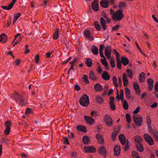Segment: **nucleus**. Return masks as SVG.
Instances as JSON below:
<instances>
[{"label": "nucleus", "instance_id": "nucleus-1", "mask_svg": "<svg viewBox=\"0 0 158 158\" xmlns=\"http://www.w3.org/2000/svg\"><path fill=\"white\" fill-rule=\"evenodd\" d=\"M124 17V15L122 10H117L112 15V20L115 22L121 20Z\"/></svg>", "mask_w": 158, "mask_h": 158}, {"label": "nucleus", "instance_id": "nucleus-2", "mask_svg": "<svg viewBox=\"0 0 158 158\" xmlns=\"http://www.w3.org/2000/svg\"><path fill=\"white\" fill-rule=\"evenodd\" d=\"M79 102L80 104L83 106L86 107L89 104V97L88 96L83 94L80 99Z\"/></svg>", "mask_w": 158, "mask_h": 158}, {"label": "nucleus", "instance_id": "nucleus-3", "mask_svg": "<svg viewBox=\"0 0 158 158\" xmlns=\"http://www.w3.org/2000/svg\"><path fill=\"white\" fill-rule=\"evenodd\" d=\"M15 95L16 98H18L19 99L20 102L19 103V105L22 106L25 104V99L26 98V95L24 93H22L19 94L17 93H16Z\"/></svg>", "mask_w": 158, "mask_h": 158}, {"label": "nucleus", "instance_id": "nucleus-4", "mask_svg": "<svg viewBox=\"0 0 158 158\" xmlns=\"http://www.w3.org/2000/svg\"><path fill=\"white\" fill-rule=\"evenodd\" d=\"M133 120L136 125L138 126H140L142 122V118L140 115L134 114L133 116Z\"/></svg>", "mask_w": 158, "mask_h": 158}, {"label": "nucleus", "instance_id": "nucleus-5", "mask_svg": "<svg viewBox=\"0 0 158 158\" xmlns=\"http://www.w3.org/2000/svg\"><path fill=\"white\" fill-rule=\"evenodd\" d=\"M143 137L145 141L149 145H152L154 144V142L152 138L148 134H144Z\"/></svg>", "mask_w": 158, "mask_h": 158}, {"label": "nucleus", "instance_id": "nucleus-6", "mask_svg": "<svg viewBox=\"0 0 158 158\" xmlns=\"http://www.w3.org/2000/svg\"><path fill=\"white\" fill-rule=\"evenodd\" d=\"M11 124V122L8 120L5 122V127L6 128L4 131V134L8 135L10 131V126Z\"/></svg>", "mask_w": 158, "mask_h": 158}, {"label": "nucleus", "instance_id": "nucleus-7", "mask_svg": "<svg viewBox=\"0 0 158 158\" xmlns=\"http://www.w3.org/2000/svg\"><path fill=\"white\" fill-rule=\"evenodd\" d=\"M104 121L108 127L111 126L113 123L112 118L108 114H106L104 116Z\"/></svg>", "mask_w": 158, "mask_h": 158}, {"label": "nucleus", "instance_id": "nucleus-8", "mask_svg": "<svg viewBox=\"0 0 158 158\" xmlns=\"http://www.w3.org/2000/svg\"><path fill=\"white\" fill-rule=\"evenodd\" d=\"M21 35V34L20 33H18L15 35V39L12 42V44H13V47H14L21 41L22 38L20 36Z\"/></svg>", "mask_w": 158, "mask_h": 158}, {"label": "nucleus", "instance_id": "nucleus-9", "mask_svg": "<svg viewBox=\"0 0 158 158\" xmlns=\"http://www.w3.org/2000/svg\"><path fill=\"white\" fill-rule=\"evenodd\" d=\"M114 98L113 97H110V98L109 105L110 108L112 111L115 110L116 109V105L114 103Z\"/></svg>", "mask_w": 158, "mask_h": 158}, {"label": "nucleus", "instance_id": "nucleus-10", "mask_svg": "<svg viewBox=\"0 0 158 158\" xmlns=\"http://www.w3.org/2000/svg\"><path fill=\"white\" fill-rule=\"evenodd\" d=\"M92 9L95 11L99 10V5L98 0H94L92 2L91 4Z\"/></svg>", "mask_w": 158, "mask_h": 158}, {"label": "nucleus", "instance_id": "nucleus-11", "mask_svg": "<svg viewBox=\"0 0 158 158\" xmlns=\"http://www.w3.org/2000/svg\"><path fill=\"white\" fill-rule=\"evenodd\" d=\"M117 94L116 95V98L118 101L123 100V89H121L120 91V96H119L118 94V89H116Z\"/></svg>", "mask_w": 158, "mask_h": 158}, {"label": "nucleus", "instance_id": "nucleus-12", "mask_svg": "<svg viewBox=\"0 0 158 158\" xmlns=\"http://www.w3.org/2000/svg\"><path fill=\"white\" fill-rule=\"evenodd\" d=\"M90 32L89 30H85L84 31V34L85 36L89 39V40L90 41L94 40V37L90 34Z\"/></svg>", "mask_w": 158, "mask_h": 158}, {"label": "nucleus", "instance_id": "nucleus-13", "mask_svg": "<svg viewBox=\"0 0 158 158\" xmlns=\"http://www.w3.org/2000/svg\"><path fill=\"white\" fill-rule=\"evenodd\" d=\"M17 0H12L8 6H2V7L4 9L6 10H9L13 7V5L16 2Z\"/></svg>", "mask_w": 158, "mask_h": 158}, {"label": "nucleus", "instance_id": "nucleus-14", "mask_svg": "<svg viewBox=\"0 0 158 158\" xmlns=\"http://www.w3.org/2000/svg\"><path fill=\"white\" fill-rule=\"evenodd\" d=\"M85 151L87 152H95V148L92 146H85L84 147Z\"/></svg>", "mask_w": 158, "mask_h": 158}, {"label": "nucleus", "instance_id": "nucleus-15", "mask_svg": "<svg viewBox=\"0 0 158 158\" xmlns=\"http://www.w3.org/2000/svg\"><path fill=\"white\" fill-rule=\"evenodd\" d=\"M100 23L104 31L106 30L107 26H106V22L103 17H101L100 19Z\"/></svg>", "mask_w": 158, "mask_h": 158}, {"label": "nucleus", "instance_id": "nucleus-16", "mask_svg": "<svg viewBox=\"0 0 158 158\" xmlns=\"http://www.w3.org/2000/svg\"><path fill=\"white\" fill-rule=\"evenodd\" d=\"M84 117L85 121L88 124L91 125L94 123V120L93 118L86 116H85Z\"/></svg>", "mask_w": 158, "mask_h": 158}, {"label": "nucleus", "instance_id": "nucleus-17", "mask_svg": "<svg viewBox=\"0 0 158 158\" xmlns=\"http://www.w3.org/2000/svg\"><path fill=\"white\" fill-rule=\"evenodd\" d=\"M133 86L137 94H139L140 92V89L138 83L137 82H134L133 84Z\"/></svg>", "mask_w": 158, "mask_h": 158}, {"label": "nucleus", "instance_id": "nucleus-18", "mask_svg": "<svg viewBox=\"0 0 158 158\" xmlns=\"http://www.w3.org/2000/svg\"><path fill=\"white\" fill-rule=\"evenodd\" d=\"M119 139L122 145L125 144L126 142V139L124 135L120 134L119 136Z\"/></svg>", "mask_w": 158, "mask_h": 158}, {"label": "nucleus", "instance_id": "nucleus-19", "mask_svg": "<svg viewBox=\"0 0 158 158\" xmlns=\"http://www.w3.org/2000/svg\"><path fill=\"white\" fill-rule=\"evenodd\" d=\"M123 80L124 86L125 87H126L128 85V80L127 76L125 73H123Z\"/></svg>", "mask_w": 158, "mask_h": 158}, {"label": "nucleus", "instance_id": "nucleus-20", "mask_svg": "<svg viewBox=\"0 0 158 158\" xmlns=\"http://www.w3.org/2000/svg\"><path fill=\"white\" fill-rule=\"evenodd\" d=\"M102 78L105 80H109L110 79V76L106 71L103 72L102 75Z\"/></svg>", "mask_w": 158, "mask_h": 158}, {"label": "nucleus", "instance_id": "nucleus-21", "mask_svg": "<svg viewBox=\"0 0 158 158\" xmlns=\"http://www.w3.org/2000/svg\"><path fill=\"white\" fill-rule=\"evenodd\" d=\"M96 137L98 141V142L99 143L101 144H102L104 142V140L103 136L102 135L100 134H98L96 135Z\"/></svg>", "mask_w": 158, "mask_h": 158}, {"label": "nucleus", "instance_id": "nucleus-22", "mask_svg": "<svg viewBox=\"0 0 158 158\" xmlns=\"http://www.w3.org/2000/svg\"><path fill=\"white\" fill-rule=\"evenodd\" d=\"M101 6L104 8H106L108 6L109 2L107 0H102L100 2Z\"/></svg>", "mask_w": 158, "mask_h": 158}, {"label": "nucleus", "instance_id": "nucleus-23", "mask_svg": "<svg viewBox=\"0 0 158 158\" xmlns=\"http://www.w3.org/2000/svg\"><path fill=\"white\" fill-rule=\"evenodd\" d=\"M148 84V86L150 90H151L153 89V80L152 78H149L147 81Z\"/></svg>", "mask_w": 158, "mask_h": 158}, {"label": "nucleus", "instance_id": "nucleus-24", "mask_svg": "<svg viewBox=\"0 0 158 158\" xmlns=\"http://www.w3.org/2000/svg\"><path fill=\"white\" fill-rule=\"evenodd\" d=\"M89 78L92 81L96 80L98 79V77L96 76L94 73L92 71L90 72L89 74Z\"/></svg>", "mask_w": 158, "mask_h": 158}, {"label": "nucleus", "instance_id": "nucleus-25", "mask_svg": "<svg viewBox=\"0 0 158 158\" xmlns=\"http://www.w3.org/2000/svg\"><path fill=\"white\" fill-rule=\"evenodd\" d=\"M1 41L2 43H4L6 42L7 40V36L4 33H2L1 34Z\"/></svg>", "mask_w": 158, "mask_h": 158}, {"label": "nucleus", "instance_id": "nucleus-26", "mask_svg": "<svg viewBox=\"0 0 158 158\" xmlns=\"http://www.w3.org/2000/svg\"><path fill=\"white\" fill-rule=\"evenodd\" d=\"M120 152V147L119 146H116L114 149V154L115 156H118Z\"/></svg>", "mask_w": 158, "mask_h": 158}, {"label": "nucleus", "instance_id": "nucleus-27", "mask_svg": "<svg viewBox=\"0 0 158 158\" xmlns=\"http://www.w3.org/2000/svg\"><path fill=\"white\" fill-rule=\"evenodd\" d=\"M94 89L96 91H100L102 90V87L100 84L97 83L95 85Z\"/></svg>", "mask_w": 158, "mask_h": 158}, {"label": "nucleus", "instance_id": "nucleus-28", "mask_svg": "<svg viewBox=\"0 0 158 158\" xmlns=\"http://www.w3.org/2000/svg\"><path fill=\"white\" fill-rule=\"evenodd\" d=\"M77 129L79 131L85 133L86 132V128L85 126H83L78 125L77 127Z\"/></svg>", "mask_w": 158, "mask_h": 158}, {"label": "nucleus", "instance_id": "nucleus-29", "mask_svg": "<svg viewBox=\"0 0 158 158\" xmlns=\"http://www.w3.org/2000/svg\"><path fill=\"white\" fill-rule=\"evenodd\" d=\"M134 139L136 144L141 143L142 140L141 137L139 135H136Z\"/></svg>", "mask_w": 158, "mask_h": 158}, {"label": "nucleus", "instance_id": "nucleus-30", "mask_svg": "<svg viewBox=\"0 0 158 158\" xmlns=\"http://www.w3.org/2000/svg\"><path fill=\"white\" fill-rule=\"evenodd\" d=\"M92 52L93 54L95 55H97L98 54V48L96 46L93 45L91 47Z\"/></svg>", "mask_w": 158, "mask_h": 158}, {"label": "nucleus", "instance_id": "nucleus-31", "mask_svg": "<svg viewBox=\"0 0 158 158\" xmlns=\"http://www.w3.org/2000/svg\"><path fill=\"white\" fill-rule=\"evenodd\" d=\"M122 63L125 66L127 65L129 63V60L127 58L122 57L121 58Z\"/></svg>", "mask_w": 158, "mask_h": 158}, {"label": "nucleus", "instance_id": "nucleus-32", "mask_svg": "<svg viewBox=\"0 0 158 158\" xmlns=\"http://www.w3.org/2000/svg\"><path fill=\"white\" fill-rule=\"evenodd\" d=\"M99 151V153L102 155H106V150L105 148L103 146H101L100 147Z\"/></svg>", "mask_w": 158, "mask_h": 158}, {"label": "nucleus", "instance_id": "nucleus-33", "mask_svg": "<svg viewBox=\"0 0 158 158\" xmlns=\"http://www.w3.org/2000/svg\"><path fill=\"white\" fill-rule=\"evenodd\" d=\"M136 145L138 150L140 152L143 151V147L141 143L136 144Z\"/></svg>", "mask_w": 158, "mask_h": 158}, {"label": "nucleus", "instance_id": "nucleus-34", "mask_svg": "<svg viewBox=\"0 0 158 158\" xmlns=\"http://www.w3.org/2000/svg\"><path fill=\"white\" fill-rule=\"evenodd\" d=\"M106 59H101V61L102 64L106 67V68L107 70L109 69V67L108 65V64L106 60Z\"/></svg>", "mask_w": 158, "mask_h": 158}, {"label": "nucleus", "instance_id": "nucleus-35", "mask_svg": "<svg viewBox=\"0 0 158 158\" xmlns=\"http://www.w3.org/2000/svg\"><path fill=\"white\" fill-rule=\"evenodd\" d=\"M104 48V46H103V45H100L99 49V52L100 56L102 58H104L105 59V56L103 55L102 52L103 48Z\"/></svg>", "mask_w": 158, "mask_h": 158}, {"label": "nucleus", "instance_id": "nucleus-36", "mask_svg": "<svg viewBox=\"0 0 158 158\" xmlns=\"http://www.w3.org/2000/svg\"><path fill=\"white\" fill-rule=\"evenodd\" d=\"M131 92L130 90L128 88H126L125 89V94L126 97L127 98L129 99L131 98L130 96Z\"/></svg>", "mask_w": 158, "mask_h": 158}, {"label": "nucleus", "instance_id": "nucleus-37", "mask_svg": "<svg viewBox=\"0 0 158 158\" xmlns=\"http://www.w3.org/2000/svg\"><path fill=\"white\" fill-rule=\"evenodd\" d=\"M113 82L114 87L117 89L118 87V85L117 83V79L116 76H114L113 77Z\"/></svg>", "mask_w": 158, "mask_h": 158}, {"label": "nucleus", "instance_id": "nucleus-38", "mask_svg": "<svg viewBox=\"0 0 158 158\" xmlns=\"http://www.w3.org/2000/svg\"><path fill=\"white\" fill-rule=\"evenodd\" d=\"M96 102L98 104L102 103L103 102V100L102 97L100 96H97L96 97Z\"/></svg>", "mask_w": 158, "mask_h": 158}, {"label": "nucleus", "instance_id": "nucleus-39", "mask_svg": "<svg viewBox=\"0 0 158 158\" xmlns=\"http://www.w3.org/2000/svg\"><path fill=\"white\" fill-rule=\"evenodd\" d=\"M85 63L88 67H91L92 65V61L91 59L88 58L86 59Z\"/></svg>", "mask_w": 158, "mask_h": 158}, {"label": "nucleus", "instance_id": "nucleus-40", "mask_svg": "<svg viewBox=\"0 0 158 158\" xmlns=\"http://www.w3.org/2000/svg\"><path fill=\"white\" fill-rule=\"evenodd\" d=\"M59 30L58 29H57L53 34V38L54 39L56 40L58 38L59 36Z\"/></svg>", "mask_w": 158, "mask_h": 158}, {"label": "nucleus", "instance_id": "nucleus-41", "mask_svg": "<svg viewBox=\"0 0 158 158\" xmlns=\"http://www.w3.org/2000/svg\"><path fill=\"white\" fill-rule=\"evenodd\" d=\"M83 141L85 144H87L89 141V139L88 136H85L83 137Z\"/></svg>", "mask_w": 158, "mask_h": 158}, {"label": "nucleus", "instance_id": "nucleus-42", "mask_svg": "<svg viewBox=\"0 0 158 158\" xmlns=\"http://www.w3.org/2000/svg\"><path fill=\"white\" fill-rule=\"evenodd\" d=\"M122 101H123V106L124 109L125 110H127L128 109L129 107L127 101L125 100Z\"/></svg>", "mask_w": 158, "mask_h": 158}, {"label": "nucleus", "instance_id": "nucleus-43", "mask_svg": "<svg viewBox=\"0 0 158 158\" xmlns=\"http://www.w3.org/2000/svg\"><path fill=\"white\" fill-rule=\"evenodd\" d=\"M21 14L19 13H18L17 14H15L14 15V18L13 21V24H14L15 23L17 19L19 18Z\"/></svg>", "mask_w": 158, "mask_h": 158}, {"label": "nucleus", "instance_id": "nucleus-44", "mask_svg": "<svg viewBox=\"0 0 158 158\" xmlns=\"http://www.w3.org/2000/svg\"><path fill=\"white\" fill-rule=\"evenodd\" d=\"M94 25L98 31H99L101 30V27L98 22H95Z\"/></svg>", "mask_w": 158, "mask_h": 158}, {"label": "nucleus", "instance_id": "nucleus-45", "mask_svg": "<svg viewBox=\"0 0 158 158\" xmlns=\"http://www.w3.org/2000/svg\"><path fill=\"white\" fill-rule=\"evenodd\" d=\"M144 75L145 73L143 72H142L140 74L139 77V80L140 82H143L144 81L143 78L144 77Z\"/></svg>", "mask_w": 158, "mask_h": 158}, {"label": "nucleus", "instance_id": "nucleus-46", "mask_svg": "<svg viewBox=\"0 0 158 158\" xmlns=\"http://www.w3.org/2000/svg\"><path fill=\"white\" fill-rule=\"evenodd\" d=\"M132 157L133 158H140L138 153L135 151L132 152Z\"/></svg>", "mask_w": 158, "mask_h": 158}, {"label": "nucleus", "instance_id": "nucleus-47", "mask_svg": "<svg viewBox=\"0 0 158 158\" xmlns=\"http://www.w3.org/2000/svg\"><path fill=\"white\" fill-rule=\"evenodd\" d=\"M127 72L128 74V77L130 78H132L133 74L131 70L129 69H127Z\"/></svg>", "mask_w": 158, "mask_h": 158}, {"label": "nucleus", "instance_id": "nucleus-48", "mask_svg": "<svg viewBox=\"0 0 158 158\" xmlns=\"http://www.w3.org/2000/svg\"><path fill=\"white\" fill-rule=\"evenodd\" d=\"M126 119L128 123H130L131 121V117L130 114H127L126 115Z\"/></svg>", "mask_w": 158, "mask_h": 158}, {"label": "nucleus", "instance_id": "nucleus-49", "mask_svg": "<svg viewBox=\"0 0 158 158\" xmlns=\"http://www.w3.org/2000/svg\"><path fill=\"white\" fill-rule=\"evenodd\" d=\"M83 79L84 80V82L86 83V84H89V81L88 79V76L87 75L84 74L83 75Z\"/></svg>", "mask_w": 158, "mask_h": 158}, {"label": "nucleus", "instance_id": "nucleus-50", "mask_svg": "<svg viewBox=\"0 0 158 158\" xmlns=\"http://www.w3.org/2000/svg\"><path fill=\"white\" fill-rule=\"evenodd\" d=\"M146 121L148 126H151V121L149 116H148L147 117Z\"/></svg>", "mask_w": 158, "mask_h": 158}, {"label": "nucleus", "instance_id": "nucleus-51", "mask_svg": "<svg viewBox=\"0 0 158 158\" xmlns=\"http://www.w3.org/2000/svg\"><path fill=\"white\" fill-rule=\"evenodd\" d=\"M117 67L119 69H121L122 68V64L120 60H117Z\"/></svg>", "mask_w": 158, "mask_h": 158}, {"label": "nucleus", "instance_id": "nucleus-52", "mask_svg": "<svg viewBox=\"0 0 158 158\" xmlns=\"http://www.w3.org/2000/svg\"><path fill=\"white\" fill-rule=\"evenodd\" d=\"M126 5V4L123 2H121L119 5V6L120 8H122L124 7Z\"/></svg>", "mask_w": 158, "mask_h": 158}, {"label": "nucleus", "instance_id": "nucleus-53", "mask_svg": "<svg viewBox=\"0 0 158 158\" xmlns=\"http://www.w3.org/2000/svg\"><path fill=\"white\" fill-rule=\"evenodd\" d=\"M110 62L111 66L113 68L115 66V62L113 59H111Z\"/></svg>", "mask_w": 158, "mask_h": 158}, {"label": "nucleus", "instance_id": "nucleus-54", "mask_svg": "<svg viewBox=\"0 0 158 158\" xmlns=\"http://www.w3.org/2000/svg\"><path fill=\"white\" fill-rule=\"evenodd\" d=\"M63 138H64V139L63 143H64L68 145H69V140H68L67 137H63Z\"/></svg>", "mask_w": 158, "mask_h": 158}, {"label": "nucleus", "instance_id": "nucleus-55", "mask_svg": "<svg viewBox=\"0 0 158 158\" xmlns=\"http://www.w3.org/2000/svg\"><path fill=\"white\" fill-rule=\"evenodd\" d=\"M129 145H130V143L128 142V141H127V143H126V144L125 146L124 150L125 151H127L128 150L129 148Z\"/></svg>", "mask_w": 158, "mask_h": 158}, {"label": "nucleus", "instance_id": "nucleus-56", "mask_svg": "<svg viewBox=\"0 0 158 158\" xmlns=\"http://www.w3.org/2000/svg\"><path fill=\"white\" fill-rule=\"evenodd\" d=\"M98 69H97L98 72L99 73H102V68L101 67L100 65L98 63Z\"/></svg>", "mask_w": 158, "mask_h": 158}, {"label": "nucleus", "instance_id": "nucleus-57", "mask_svg": "<svg viewBox=\"0 0 158 158\" xmlns=\"http://www.w3.org/2000/svg\"><path fill=\"white\" fill-rule=\"evenodd\" d=\"M120 27V26L119 25H116L115 26H114L112 28V30L114 31H115L119 28Z\"/></svg>", "mask_w": 158, "mask_h": 158}, {"label": "nucleus", "instance_id": "nucleus-58", "mask_svg": "<svg viewBox=\"0 0 158 158\" xmlns=\"http://www.w3.org/2000/svg\"><path fill=\"white\" fill-rule=\"evenodd\" d=\"M111 47L110 46H107L106 47L105 50V52H111Z\"/></svg>", "mask_w": 158, "mask_h": 158}, {"label": "nucleus", "instance_id": "nucleus-59", "mask_svg": "<svg viewBox=\"0 0 158 158\" xmlns=\"http://www.w3.org/2000/svg\"><path fill=\"white\" fill-rule=\"evenodd\" d=\"M152 133L154 135V138L158 136V131H152Z\"/></svg>", "mask_w": 158, "mask_h": 158}, {"label": "nucleus", "instance_id": "nucleus-60", "mask_svg": "<svg viewBox=\"0 0 158 158\" xmlns=\"http://www.w3.org/2000/svg\"><path fill=\"white\" fill-rule=\"evenodd\" d=\"M117 135V134L116 132L113 133L112 134V138L113 140H115V138Z\"/></svg>", "mask_w": 158, "mask_h": 158}, {"label": "nucleus", "instance_id": "nucleus-61", "mask_svg": "<svg viewBox=\"0 0 158 158\" xmlns=\"http://www.w3.org/2000/svg\"><path fill=\"white\" fill-rule=\"evenodd\" d=\"M39 56L38 55H37L35 57V63L37 64H38V60H39Z\"/></svg>", "mask_w": 158, "mask_h": 158}, {"label": "nucleus", "instance_id": "nucleus-62", "mask_svg": "<svg viewBox=\"0 0 158 158\" xmlns=\"http://www.w3.org/2000/svg\"><path fill=\"white\" fill-rule=\"evenodd\" d=\"M140 109V107L139 106H138L136 108L135 110L133 111V113L135 114H137L138 112H139V111Z\"/></svg>", "mask_w": 158, "mask_h": 158}, {"label": "nucleus", "instance_id": "nucleus-63", "mask_svg": "<svg viewBox=\"0 0 158 158\" xmlns=\"http://www.w3.org/2000/svg\"><path fill=\"white\" fill-rule=\"evenodd\" d=\"M105 55L108 59L110 58V56L111 52H105Z\"/></svg>", "mask_w": 158, "mask_h": 158}, {"label": "nucleus", "instance_id": "nucleus-64", "mask_svg": "<svg viewBox=\"0 0 158 158\" xmlns=\"http://www.w3.org/2000/svg\"><path fill=\"white\" fill-rule=\"evenodd\" d=\"M154 89L156 92H158V82H157L156 84L154 86Z\"/></svg>", "mask_w": 158, "mask_h": 158}]
</instances>
